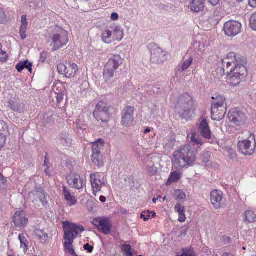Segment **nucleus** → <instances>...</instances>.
Here are the masks:
<instances>
[{
	"mask_svg": "<svg viewBox=\"0 0 256 256\" xmlns=\"http://www.w3.org/2000/svg\"><path fill=\"white\" fill-rule=\"evenodd\" d=\"M122 250L126 254L128 252L132 250L131 246L130 245L124 244L122 246Z\"/></svg>",
	"mask_w": 256,
	"mask_h": 256,
	"instance_id": "680f3d73",
	"label": "nucleus"
},
{
	"mask_svg": "<svg viewBox=\"0 0 256 256\" xmlns=\"http://www.w3.org/2000/svg\"><path fill=\"white\" fill-rule=\"evenodd\" d=\"M7 136L0 135V148H2L5 144Z\"/></svg>",
	"mask_w": 256,
	"mask_h": 256,
	"instance_id": "bf43d9fd",
	"label": "nucleus"
},
{
	"mask_svg": "<svg viewBox=\"0 0 256 256\" xmlns=\"http://www.w3.org/2000/svg\"><path fill=\"white\" fill-rule=\"evenodd\" d=\"M181 175L180 172L175 171L171 174L169 178L168 179L166 184L167 186L170 185L172 182H177L180 178Z\"/></svg>",
	"mask_w": 256,
	"mask_h": 256,
	"instance_id": "58836bf2",
	"label": "nucleus"
},
{
	"mask_svg": "<svg viewBox=\"0 0 256 256\" xmlns=\"http://www.w3.org/2000/svg\"><path fill=\"white\" fill-rule=\"evenodd\" d=\"M64 244L66 252L70 253L73 256H78L72 248V243L64 242Z\"/></svg>",
	"mask_w": 256,
	"mask_h": 256,
	"instance_id": "a18cd8bd",
	"label": "nucleus"
},
{
	"mask_svg": "<svg viewBox=\"0 0 256 256\" xmlns=\"http://www.w3.org/2000/svg\"><path fill=\"white\" fill-rule=\"evenodd\" d=\"M249 6L252 8L256 7V0H249Z\"/></svg>",
	"mask_w": 256,
	"mask_h": 256,
	"instance_id": "0e129e2a",
	"label": "nucleus"
},
{
	"mask_svg": "<svg viewBox=\"0 0 256 256\" xmlns=\"http://www.w3.org/2000/svg\"><path fill=\"white\" fill-rule=\"evenodd\" d=\"M18 239L20 243V248L25 254L28 250V241L27 237L25 234H20L18 236Z\"/></svg>",
	"mask_w": 256,
	"mask_h": 256,
	"instance_id": "72a5a7b5",
	"label": "nucleus"
},
{
	"mask_svg": "<svg viewBox=\"0 0 256 256\" xmlns=\"http://www.w3.org/2000/svg\"><path fill=\"white\" fill-rule=\"evenodd\" d=\"M9 134L6 124L3 121H0V135L8 136Z\"/></svg>",
	"mask_w": 256,
	"mask_h": 256,
	"instance_id": "37998d69",
	"label": "nucleus"
},
{
	"mask_svg": "<svg viewBox=\"0 0 256 256\" xmlns=\"http://www.w3.org/2000/svg\"><path fill=\"white\" fill-rule=\"evenodd\" d=\"M84 250H86L88 253H91L94 250V246L90 245L88 244H86L84 246Z\"/></svg>",
	"mask_w": 256,
	"mask_h": 256,
	"instance_id": "13d9d810",
	"label": "nucleus"
},
{
	"mask_svg": "<svg viewBox=\"0 0 256 256\" xmlns=\"http://www.w3.org/2000/svg\"><path fill=\"white\" fill-rule=\"evenodd\" d=\"M57 116L53 112H50L44 114L42 118L43 122L44 124H53L56 120Z\"/></svg>",
	"mask_w": 256,
	"mask_h": 256,
	"instance_id": "473e14b6",
	"label": "nucleus"
},
{
	"mask_svg": "<svg viewBox=\"0 0 256 256\" xmlns=\"http://www.w3.org/2000/svg\"><path fill=\"white\" fill-rule=\"evenodd\" d=\"M174 210L178 214V221L180 222H184L186 217L184 214V207L182 206L180 203H178L174 206Z\"/></svg>",
	"mask_w": 256,
	"mask_h": 256,
	"instance_id": "7c9ffc66",
	"label": "nucleus"
},
{
	"mask_svg": "<svg viewBox=\"0 0 256 256\" xmlns=\"http://www.w3.org/2000/svg\"><path fill=\"white\" fill-rule=\"evenodd\" d=\"M228 82L232 86H236L238 85L240 82L244 79L238 75L234 74V73L228 74Z\"/></svg>",
	"mask_w": 256,
	"mask_h": 256,
	"instance_id": "cd10ccee",
	"label": "nucleus"
},
{
	"mask_svg": "<svg viewBox=\"0 0 256 256\" xmlns=\"http://www.w3.org/2000/svg\"><path fill=\"white\" fill-rule=\"evenodd\" d=\"M92 160L96 166L100 167L102 165V155H101L100 148L97 144H94L92 146Z\"/></svg>",
	"mask_w": 256,
	"mask_h": 256,
	"instance_id": "6ab92c4d",
	"label": "nucleus"
},
{
	"mask_svg": "<svg viewBox=\"0 0 256 256\" xmlns=\"http://www.w3.org/2000/svg\"><path fill=\"white\" fill-rule=\"evenodd\" d=\"M199 131L201 135L206 139H210L212 138V132L210 130L208 124L204 119L202 120L199 125Z\"/></svg>",
	"mask_w": 256,
	"mask_h": 256,
	"instance_id": "aec40b11",
	"label": "nucleus"
},
{
	"mask_svg": "<svg viewBox=\"0 0 256 256\" xmlns=\"http://www.w3.org/2000/svg\"><path fill=\"white\" fill-rule=\"evenodd\" d=\"M256 142L254 134H251L246 140L239 141L238 148L242 154L246 156H251L255 151Z\"/></svg>",
	"mask_w": 256,
	"mask_h": 256,
	"instance_id": "423d86ee",
	"label": "nucleus"
},
{
	"mask_svg": "<svg viewBox=\"0 0 256 256\" xmlns=\"http://www.w3.org/2000/svg\"><path fill=\"white\" fill-rule=\"evenodd\" d=\"M63 226L64 232V242L73 243L74 239L78 236L79 232H82L84 230L82 226L70 223L68 221L64 222Z\"/></svg>",
	"mask_w": 256,
	"mask_h": 256,
	"instance_id": "39448f33",
	"label": "nucleus"
},
{
	"mask_svg": "<svg viewBox=\"0 0 256 256\" xmlns=\"http://www.w3.org/2000/svg\"><path fill=\"white\" fill-rule=\"evenodd\" d=\"M195 160V152L190 146H182L173 154L172 164L177 170L191 165Z\"/></svg>",
	"mask_w": 256,
	"mask_h": 256,
	"instance_id": "f257e3e1",
	"label": "nucleus"
},
{
	"mask_svg": "<svg viewBox=\"0 0 256 256\" xmlns=\"http://www.w3.org/2000/svg\"><path fill=\"white\" fill-rule=\"evenodd\" d=\"M110 28L112 30L114 40L120 41L124 37V32L122 28L118 26H113Z\"/></svg>",
	"mask_w": 256,
	"mask_h": 256,
	"instance_id": "a878e982",
	"label": "nucleus"
},
{
	"mask_svg": "<svg viewBox=\"0 0 256 256\" xmlns=\"http://www.w3.org/2000/svg\"><path fill=\"white\" fill-rule=\"evenodd\" d=\"M176 256H195V254L192 250L185 248L182 250L181 254H178Z\"/></svg>",
	"mask_w": 256,
	"mask_h": 256,
	"instance_id": "49530a36",
	"label": "nucleus"
},
{
	"mask_svg": "<svg viewBox=\"0 0 256 256\" xmlns=\"http://www.w3.org/2000/svg\"><path fill=\"white\" fill-rule=\"evenodd\" d=\"M146 170L150 176L156 175L158 172L157 168L154 166V164L152 162H150L148 164Z\"/></svg>",
	"mask_w": 256,
	"mask_h": 256,
	"instance_id": "79ce46f5",
	"label": "nucleus"
},
{
	"mask_svg": "<svg viewBox=\"0 0 256 256\" xmlns=\"http://www.w3.org/2000/svg\"><path fill=\"white\" fill-rule=\"evenodd\" d=\"M26 4L31 9H36L41 8L43 4L42 0H30L26 2Z\"/></svg>",
	"mask_w": 256,
	"mask_h": 256,
	"instance_id": "ea45409f",
	"label": "nucleus"
},
{
	"mask_svg": "<svg viewBox=\"0 0 256 256\" xmlns=\"http://www.w3.org/2000/svg\"><path fill=\"white\" fill-rule=\"evenodd\" d=\"M34 194L40 199V202L44 206H46L48 202L43 190L42 188L37 189Z\"/></svg>",
	"mask_w": 256,
	"mask_h": 256,
	"instance_id": "4c0bfd02",
	"label": "nucleus"
},
{
	"mask_svg": "<svg viewBox=\"0 0 256 256\" xmlns=\"http://www.w3.org/2000/svg\"><path fill=\"white\" fill-rule=\"evenodd\" d=\"M76 124L77 128L78 130H86V126L80 124V120H78L76 121Z\"/></svg>",
	"mask_w": 256,
	"mask_h": 256,
	"instance_id": "052dcab7",
	"label": "nucleus"
},
{
	"mask_svg": "<svg viewBox=\"0 0 256 256\" xmlns=\"http://www.w3.org/2000/svg\"><path fill=\"white\" fill-rule=\"evenodd\" d=\"M222 66H218L216 70V72L220 74V76H222L225 74H231L232 68H230V61L228 60V59L222 60Z\"/></svg>",
	"mask_w": 256,
	"mask_h": 256,
	"instance_id": "4be33fe9",
	"label": "nucleus"
},
{
	"mask_svg": "<svg viewBox=\"0 0 256 256\" xmlns=\"http://www.w3.org/2000/svg\"><path fill=\"white\" fill-rule=\"evenodd\" d=\"M6 19V14L2 8L0 7V24L3 23Z\"/></svg>",
	"mask_w": 256,
	"mask_h": 256,
	"instance_id": "6e6d98bb",
	"label": "nucleus"
},
{
	"mask_svg": "<svg viewBox=\"0 0 256 256\" xmlns=\"http://www.w3.org/2000/svg\"><path fill=\"white\" fill-rule=\"evenodd\" d=\"M226 108L216 107L215 105L211 106L212 118L214 120H220L222 119L226 113Z\"/></svg>",
	"mask_w": 256,
	"mask_h": 256,
	"instance_id": "412c9836",
	"label": "nucleus"
},
{
	"mask_svg": "<svg viewBox=\"0 0 256 256\" xmlns=\"http://www.w3.org/2000/svg\"><path fill=\"white\" fill-rule=\"evenodd\" d=\"M168 54L161 48L154 46L151 50L150 60L152 63L161 64L168 60Z\"/></svg>",
	"mask_w": 256,
	"mask_h": 256,
	"instance_id": "1a4fd4ad",
	"label": "nucleus"
},
{
	"mask_svg": "<svg viewBox=\"0 0 256 256\" xmlns=\"http://www.w3.org/2000/svg\"><path fill=\"white\" fill-rule=\"evenodd\" d=\"M241 24L236 20L227 22L224 25V30L226 35L228 36H234L238 34L241 31Z\"/></svg>",
	"mask_w": 256,
	"mask_h": 256,
	"instance_id": "f8f14e48",
	"label": "nucleus"
},
{
	"mask_svg": "<svg viewBox=\"0 0 256 256\" xmlns=\"http://www.w3.org/2000/svg\"><path fill=\"white\" fill-rule=\"evenodd\" d=\"M190 10L194 12H200L205 7L204 0H193L190 4Z\"/></svg>",
	"mask_w": 256,
	"mask_h": 256,
	"instance_id": "b1692460",
	"label": "nucleus"
},
{
	"mask_svg": "<svg viewBox=\"0 0 256 256\" xmlns=\"http://www.w3.org/2000/svg\"><path fill=\"white\" fill-rule=\"evenodd\" d=\"M188 138H190V142H192L194 145L201 146L203 144V142L200 136L196 132H192L190 134V135L188 136Z\"/></svg>",
	"mask_w": 256,
	"mask_h": 256,
	"instance_id": "e433bc0d",
	"label": "nucleus"
},
{
	"mask_svg": "<svg viewBox=\"0 0 256 256\" xmlns=\"http://www.w3.org/2000/svg\"><path fill=\"white\" fill-rule=\"evenodd\" d=\"M123 62V60L118 55L114 56L110 59L104 66V78L108 84L112 82L115 71Z\"/></svg>",
	"mask_w": 256,
	"mask_h": 256,
	"instance_id": "20e7f679",
	"label": "nucleus"
},
{
	"mask_svg": "<svg viewBox=\"0 0 256 256\" xmlns=\"http://www.w3.org/2000/svg\"><path fill=\"white\" fill-rule=\"evenodd\" d=\"M63 194L64 196L65 200L70 206L74 205L76 204V200L74 198L70 192L65 186L63 187Z\"/></svg>",
	"mask_w": 256,
	"mask_h": 256,
	"instance_id": "c9c22d12",
	"label": "nucleus"
},
{
	"mask_svg": "<svg viewBox=\"0 0 256 256\" xmlns=\"http://www.w3.org/2000/svg\"><path fill=\"white\" fill-rule=\"evenodd\" d=\"M193 58L192 57L188 60L183 59L178 67V71L182 72L186 70L192 64Z\"/></svg>",
	"mask_w": 256,
	"mask_h": 256,
	"instance_id": "2f4dec72",
	"label": "nucleus"
},
{
	"mask_svg": "<svg viewBox=\"0 0 256 256\" xmlns=\"http://www.w3.org/2000/svg\"><path fill=\"white\" fill-rule=\"evenodd\" d=\"M54 96L56 98L58 104H60L64 100V94L62 93L54 92Z\"/></svg>",
	"mask_w": 256,
	"mask_h": 256,
	"instance_id": "8fccbe9b",
	"label": "nucleus"
},
{
	"mask_svg": "<svg viewBox=\"0 0 256 256\" xmlns=\"http://www.w3.org/2000/svg\"><path fill=\"white\" fill-rule=\"evenodd\" d=\"M108 108L106 103L100 102L96 106L94 112V116L97 120H102V122H106L108 121L110 118Z\"/></svg>",
	"mask_w": 256,
	"mask_h": 256,
	"instance_id": "6e6552de",
	"label": "nucleus"
},
{
	"mask_svg": "<svg viewBox=\"0 0 256 256\" xmlns=\"http://www.w3.org/2000/svg\"><path fill=\"white\" fill-rule=\"evenodd\" d=\"M212 99L215 100L212 102V106H215L218 108H226V98L221 95L218 96L216 98L212 97Z\"/></svg>",
	"mask_w": 256,
	"mask_h": 256,
	"instance_id": "c85d7f7f",
	"label": "nucleus"
},
{
	"mask_svg": "<svg viewBox=\"0 0 256 256\" xmlns=\"http://www.w3.org/2000/svg\"><path fill=\"white\" fill-rule=\"evenodd\" d=\"M210 200L214 207L218 209L224 205L223 193L219 190H214L210 194Z\"/></svg>",
	"mask_w": 256,
	"mask_h": 256,
	"instance_id": "2eb2a0df",
	"label": "nucleus"
},
{
	"mask_svg": "<svg viewBox=\"0 0 256 256\" xmlns=\"http://www.w3.org/2000/svg\"><path fill=\"white\" fill-rule=\"evenodd\" d=\"M232 73H234V74L238 75V76L244 78L247 76L248 70L244 66H236L232 68Z\"/></svg>",
	"mask_w": 256,
	"mask_h": 256,
	"instance_id": "c756f323",
	"label": "nucleus"
},
{
	"mask_svg": "<svg viewBox=\"0 0 256 256\" xmlns=\"http://www.w3.org/2000/svg\"><path fill=\"white\" fill-rule=\"evenodd\" d=\"M8 58V56L6 51L2 50L0 51V61L2 62H6Z\"/></svg>",
	"mask_w": 256,
	"mask_h": 256,
	"instance_id": "603ef678",
	"label": "nucleus"
},
{
	"mask_svg": "<svg viewBox=\"0 0 256 256\" xmlns=\"http://www.w3.org/2000/svg\"><path fill=\"white\" fill-rule=\"evenodd\" d=\"M102 42L106 44H111L114 42L112 29H106L103 31L102 34Z\"/></svg>",
	"mask_w": 256,
	"mask_h": 256,
	"instance_id": "bb28decb",
	"label": "nucleus"
},
{
	"mask_svg": "<svg viewBox=\"0 0 256 256\" xmlns=\"http://www.w3.org/2000/svg\"><path fill=\"white\" fill-rule=\"evenodd\" d=\"M9 106L14 112L21 113L24 110V104L22 100L13 98L10 100L8 102Z\"/></svg>",
	"mask_w": 256,
	"mask_h": 256,
	"instance_id": "a211bd4d",
	"label": "nucleus"
},
{
	"mask_svg": "<svg viewBox=\"0 0 256 256\" xmlns=\"http://www.w3.org/2000/svg\"><path fill=\"white\" fill-rule=\"evenodd\" d=\"M32 64L29 62L28 60H26L23 62H20L16 64V68L18 72H22L24 68H27L29 72H32Z\"/></svg>",
	"mask_w": 256,
	"mask_h": 256,
	"instance_id": "f704fd0d",
	"label": "nucleus"
},
{
	"mask_svg": "<svg viewBox=\"0 0 256 256\" xmlns=\"http://www.w3.org/2000/svg\"><path fill=\"white\" fill-rule=\"evenodd\" d=\"M57 68L60 74L70 78H74L78 70L77 65L71 62L60 63Z\"/></svg>",
	"mask_w": 256,
	"mask_h": 256,
	"instance_id": "0eeeda50",
	"label": "nucleus"
},
{
	"mask_svg": "<svg viewBox=\"0 0 256 256\" xmlns=\"http://www.w3.org/2000/svg\"><path fill=\"white\" fill-rule=\"evenodd\" d=\"M134 108L132 106L126 107L122 114V124L125 127L130 126L133 122Z\"/></svg>",
	"mask_w": 256,
	"mask_h": 256,
	"instance_id": "ddd939ff",
	"label": "nucleus"
},
{
	"mask_svg": "<svg viewBox=\"0 0 256 256\" xmlns=\"http://www.w3.org/2000/svg\"><path fill=\"white\" fill-rule=\"evenodd\" d=\"M90 182L93 191L92 194L96 196V193L100 190L102 184L104 182H102L99 176H96V174H92L90 175Z\"/></svg>",
	"mask_w": 256,
	"mask_h": 256,
	"instance_id": "f3484780",
	"label": "nucleus"
},
{
	"mask_svg": "<svg viewBox=\"0 0 256 256\" xmlns=\"http://www.w3.org/2000/svg\"><path fill=\"white\" fill-rule=\"evenodd\" d=\"M100 200L102 202H104L106 201V198L105 196H101L100 197Z\"/></svg>",
	"mask_w": 256,
	"mask_h": 256,
	"instance_id": "774afa93",
	"label": "nucleus"
},
{
	"mask_svg": "<svg viewBox=\"0 0 256 256\" xmlns=\"http://www.w3.org/2000/svg\"><path fill=\"white\" fill-rule=\"evenodd\" d=\"M12 220L16 227L22 228L26 225L28 218L24 212L18 211L14 214Z\"/></svg>",
	"mask_w": 256,
	"mask_h": 256,
	"instance_id": "dca6fc26",
	"label": "nucleus"
},
{
	"mask_svg": "<svg viewBox=\"0 0 256 256\" xmlns=\"http://www.w3.org/2000/svg\"><path fill=\"white\" fill-rule=\"evenodd\" d=\"M150 211L143 212L141 214V218H143L144 221H146L149 220L150 218Z\"/></svg>",
	"mask_w": 256,
	"mask_h": 256,
	"instance_id": "5fc2aeb1",
	"label": "nucleus"
},
{
	"mask_svg": "<svg viewBox=\"0 0 256 256\" xmlns=\"http://www.w3.org/2000/svg\"><path fill=\"white\" fill-rule=\"evenodd\" d=\"M210 158V152H203V154L200 156V160L203 162H207L209 161Z\"/></svg>",
	"mask_w": 256,
	"mask_h": 256,
	"instance_id": "09e8293b",
	"label": "nucleus"
},
{
	"mask_svg": "<svg viewBox=\"0 0 256 256\" xmlns=\"http://www.w3.org/2000/svg\"><path fill=\"white\" fill-rule=\"evenodd\" d=\"M194 46L196 49H198L199 51L202 52L204 50L205 46L204 43L196 42L194 44Z\"/></svg>",
	"mask_w": 256,
	"mask_h": 256,
	"instance_id": "3c124183",
	"label": "nucleus"
},
{
	"mask_svg": "<svg viewBox=\"0 0 256 256\" xmlns=\"http://www.w3.org/2000/svg\"><path fill=\"white\" fill-rule=\"evenodd\" d=\"M174 195L175 199L178 200L184 201L186 198L184 192L180 190H174Z\"/></svg>",
	"mask_w": 256,
	"mask_h": 256,
	"instance_id": "c03bdc74",
	"label": "nucleus"
},
{
	"mask_svg": "<svg viewBox=\"0 0 256 256\" xmlns=\"http://www.w3.org/2000/svg\"><path fill=\"white\" fill-rule=\"evenodd\" d=\"M118 16L117 13L114 12L112 14L111 18L113 20H118Z\"/></svg>",
	"mask_w": 256,
	"mask_h": 256,
	"instance_id": "69168bd1",
	"label": "nucleus"
},
{
	"mask_svg": "<svg viewBox=\"0 0 256 256\" xmlns=\"http://www.w3.org/2000/svg\"><path fill=\"white\" fill-rule=\"evenodd\" d=\"M250 24L252 30H256V12L251 16Z\"/></svg>",
	"mask_w": 256,
	"mask_h": 256,
	"instance_id": "de8ad7c7",
	"label": "nucleus"
},
{
	"mask_svg": "<svg viewBox=\"0 0 256 256\" xmlns=\"http://www.w3.org/2000/svg\"><path fill=\"white\" fill-rule=\"evenodd\" d=\"M26 31V30H24V29H22V28H20V36L22 40H24L26 37V34L25 33Z\"/></svg>",
	"mask_w": 256,
	"mask_h": 256,
	"instance_id": "e2e57ef3",
	"label": "nucleus"
},
{
	"mask_svg": "<svg viewBox=\"0 0 256 256\" xmlns=\"http://www.w3.org/2000/svg\"><path fill=\"white\" fill-rule=\"evenodd\" d=\"M22 26L20 28H22V29H24V30H26V26L28 25V22H27V18L26 16H22Z\"/></svg>",
	"mask_w": 256,
	"mask_h": 256,
	"instance_id": "864d4df0",
	"label": "nucleus"
},
{
	"mask_svg": "<svg viewBox=\"0 0 256 256\" xmlns=\"http://www.w3.org/2000/svg\"><path fill=\"white\" fill-rule=\"evenodd\" d=\"M208 0L213 6H216L220 2V0Z\"/></svg>",
	"mask_w": 256,
	"mask_h": 256,
	"instance_id": "338daca9",
	"label": "nucleus"
},
{
	"mask_svg": "<svg viewBox=\"0 0 256 256\" xmlns=\"http://www.w3.org/2000/svg\"><path fill=\"white\" fill-rule=\"evenodd\" d=\"M226 59L230 62V68L232 69L236 66H246V59L245 57L234 52L229 53Z\"/></svg>",
	"mask_w": 256,
	"mask_h": 256,
	"instance_id": "4468645a",
	"label": "nucleus"
},
{
	"mask_svg": "<svg viewBox=\"0 0 256 256\" xmlns=\"http://www.w3.org/2000/svg\"><path fill=\"white\" fill-rule=\"evenodd\" d=\"M92 224L97 228L98 231L104 234H108L112 228V223L108 218H95Z\"/></svg>",
	"mask_w": 256,
	"mask_h": 256,
	"instance_id": "9d476101",
	"label": "nucleus"
},
{
	"mask_svg": "<svg viewBox=\"0 0 256 256\" xmlns=\"http://www.w3.org/2000/svg\"><path fill=\"white\" fill-rule=\"evenodd\" d=\"M59 139L64 146H69L72 144V140L68 132L64 131L59 135Z\"/></svg>",
	"mask_w": 256,
	"mask_h": 256,
	"instance_id": "393cba45",
	"label": "nucleus"
},
{
	"mask_svg": "<svg viewBox=\"0 0 256 256\" xmlns=\"http://www.w3.org/2000/svg\"><path fill=\"white\" fill-rule=\"evenodd\" d=\"M68 182L72 188L77 190H80L82 188V180L78 174H74L70 176V179L68 180Z\"/></svg>",
	"mask_w": 256,
	"mask_h": 256,
	"instance_id": "5701e85b",
	"label": "nucleus"
},
{
	"mask_svg": "<svg viewBox=\"0 0 256 256\" xmlns=\"http://www.w3.org/2000/svg\"><path fill=\"white\" fill-rule=\"evenodd\" d=\"M6 180L4 178L2 174L0 172V187L4 188L6 187Z\"/></svg>",
	"mask_w": 256,
	"mask_h": 256,
	"instance_id": "4d7b16f0",
	"label": "nucleus"
},
{
	"mask_svg": "<svg viewBox=\"0 0 256 256\" xmlns=\"http://www.w3.org/2000/svg\"><path fill=\"white\" fill-rule=\"evenodd\" d=\"M245 220L249 223L254 222L256 218V215L252 210H246L245 212Z\"/></svg>",
	"mask_w": 256,
	"mask_h": 256,
	"instance_id": "a19ab883",
	"label": "nucleus"
},
{
	"mask_svg": "<svg viewBox=\"0 0 256 256\" xmlns=\"http://www.w3.org/2000/svg\"><path fill=\"white\" fill-rule=\"evenodd\" d=\"M228 118L230 122L238 126L243 125L246 120V114L236 108L230 110L228 113Z\"/></svg>",
	"mask_w": 256,
	"mask_h": 256,
	"instance_id": "9b49d317",
	"label": "nucleus"
},
{
	"mask_svg": "<svg viewBox=\"0 0 256 256\" xmlns=\"http://www.w3.org/2000/svg\"><path fill=\"white\" fill-rule=\"evenodd\" d=\"M50 38L52 40L50 46L52 51H55L68 42V34L66 30L60 27H56L53 30L50 34Z\"/></svg>",
	"mask_w": 256,
	"mask_h": 256,
	"instance_id": "7ed1b4c3",
	"label": "nucleus"
},
{
	"mask_svg": "<svg viewBox=\"0 0 256 256\" xmlns=\"http://www.w3.org/2000/svg\"><path fill=\"white\" fill-rule=\"evenodd\" d=\"M193 101L192 97L187 94L182 95L178 98L176 106V112L182 118L188 120L190 118L194 112L192 108Z\"/></svg>",
	"mask_w": 256,
	"mask_h": 256,
	"instance_id": "f03ea898",
	"label": "nucleus"
}]
</instances>
